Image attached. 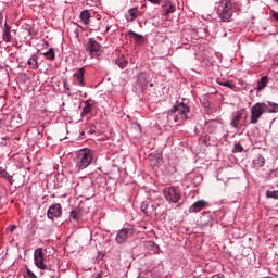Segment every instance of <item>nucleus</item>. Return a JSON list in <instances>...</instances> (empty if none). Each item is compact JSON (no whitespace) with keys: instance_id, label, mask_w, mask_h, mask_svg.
<instances>
[{"instance_id":"1","label":"nucleus","mask_w":278,"mask_h":278,"mask_svg":"<svg viewBox=\"0 0 278 278\" xmlns=\"http://www.w3.org/2000/svg\"><path fill=\"white\" fill-rule=\"evenodd\" d=\"M277 110H278L277 103L268 102V104H266L264 102H258L251 108L250 123L252 125H257V123H260V118H262L264 114H275Z\"/></svg>"},{"instance_id":"2","label":"nucleus","mask_w":278,"mask_h":278,"mask_svg":"<svg viewBox=\"0 0 278 278\" xmlns=\"http://www.w3.org/2000/svg\"><path fill=\"white\" fill-rule=\"evenodd\" d=\"M169 114L174 116L175 123H184L188 121L190 106L184 102H176V104L170 109Z\"/></svg>"},{"instance_id":"3","label":"nucleus","mask_w":278,"mask_h":278,"mask_svg":"<svg viewBox=\"0 0 278 278\" xmlns=\"http://www.w3.org/2000/svg\"><path fill=\"white\" fill-rule=\"evenodd\" d=\"M217 14L223 23H229L233 16V3L231 0H220L217 5Z\"/></svg>"},{"instance_id":"4","label":"nucleus","mask_w":278,"mask_h":278,"mask_svg":"<svg viewBox=\"0 0 278 278\" xmlns=\"http://www.w3.org/2000/svg\"><path fill=\"white\" fill-rule=\"evenodd\" d=\"M92 164V151L90 150H80L76 157V166L78 170H84Z\"/></svg>"},{"instance_id":"5","label":"nucleus","mask_w":278,"mask_h":278,"mask_svg":"<svg viewBox=\"0 0 278 278\" xmlns=\"http://www.w3.org/2000/svg\"><path fill=\"white\" fill-rule=\"evenodd\" d=\"M163 194L168 203H179V201L181 200V192L175 187L164 188Z\"/></svg>"},{"instance_id":"6","label":"nucleus","mask_w":278,"mask_h":278,"mask_svg":"<svg viewBox=\"0 0 278 278\" xmlns=\"http://www.w3.org/2000/svg\"><path fill=\"white\" fill-rule=\"evenodd\" d=\"M34 264L40 270H49V266L45 264V252L42 248L36 249L34 252Z\"/></svg>"},{"instance_id":"7","label":"nucleus","mask_w":278,"mask_h":278,"mask_svg":"<svg viewBox=\"0 0 278 278\" xmlns=\"http://www.w3.org/2000/svg\"><path fill=\"white\" fill-rule=\"evenodd\" d=\"M86 51L91 55V58H94V55H99V52L101 51V45L94 40V38H90L86 45Z\"/></svg>"},{"instance_id":"8","label":"nucleus","mask_w":278,"mask_h":278,"mask_svg":"<svg viewBox=\"0 0 278 278\" xmlns=\"http://www.w3.org/2000/svg\"><path fill=\"white\" fill-rule=\"evenodd\" d=\"M129 236H131V229L122 228L116 235L115 242H117V244H125L129 239Z\"/></svg>"},{"instance_id":"9","label":"nucleus","mask_w":278,"mask_h":278,"mask_svg":"<svg viewBox=\"0 0 278 278\" xmlns=\"http://www.w3.org/2000/svg\"><path fill=\"white\" fill-rule=\"evenodd\" d=\"M48 218L53 220V218H60L62 216V204H53L48 208L47 213Z\"/></svg>"},{"instance_id":"10","label":"nucleus","mask_w":278,"mask_h":278,"mask_svg":"<svg viewBox=\"0 0 278 278\" xmlns=\"http://www.w3.org/2000/svg\"><path fill=\"white\" fill-rule=\"evenodd\" d=\"M206 205L207 202L204 200L197 201L189 207V213L197 214L198 212H201V210H205Z\"/></svg>"},{"instance_id":"11","label":"nucleus","mask_w":278,"mask_h":278,"mask_svg":"<svg viewBox=\"0 0 278 278\" xmlns=\"http://www.w3.org/2000/svg\"><path fill=\"white\" fill-rule=\"evenodd\" d=\"M140 16V10L138 7H135L132 9H129L128 14L126 15V18L129 23L136 21Z\"/></svg>"},{"instance_id":"12","label":"nucleus","mask_w":278,"mask_h":278,"mask_svg":"<svg viewBox=\"0 0 278 278\" xmlns=\"http://www.w3.org/2000/svg\"><path fill=\"white\" fill-rule=\"evenodd\" d=\"M240 121H242V111H237L233 113V117L230 123L231 127H233L235 129H238L240 125Z\"/></svg>"},{"instance_id":"13","label":"nucleus","mask_w":278,"mask_h":278,"mask_svg":"<svg viewBox=\"0 0 278 278\" xmlns=\"http://www.w3.org/2000/svg\"><path fill=\"white\" fill-rule=\"evenodd\" d=\"M138 84L141 88H147L149 86V74L140 73L138 75Z\"/></svg>"},{"instance_id":"14","label":"nucleus","mask_w":278,"mask_h":278,"mask_svg":"<svg viewBox=\"0 0 278 278\" xmlns=\"http://www.w3.org/2000/svg\"><path fill=\"white\" fill-rule=\"evenodd\" d=\"M253 164L256 166V168H262L264 164H266V159L262 156V154H256L255 157L253 159Z\"/></svg>"},{"instance_id":"15","label":"nucleus","mask_w":278,"mask_h":278,"mask_svg":"<svg viewBox=\"0 0 278 278\" xmlns=\"http://www.w3.org/2000/svg\"><path fill=\"white\" fill-rule=\"evenodd\" d=\"M91 17H92V14L88 10L81 11L80 20L84 23V25H88L90 23Z\"/></svg>"},{"instance_id":"16","label":"nucleus","mask_w":278,"mask_h":278,"mask_svg":"<svg viewBox=\"0 0 278 278\" xmlns=\"http://www.w3.org/2000/svg\"><path fill=\"white\" fill-rule=\"evenodd\" d=\"M268 81H269L268 76L261 77V79L257 81L256 90H264V88L268 86Z\"/></svg>"},{"instance_id":"17","label":"nucleus","mask_w":278,"mask_h":278,"mask_svg":"<svg viewBox=\"0 0 278 278\" xmlns=\"http://www.w3.org/2000/svg\"><path fill=\"white\" fill-rule=\"evenodd\" d=\"M4 42H11L12 41V34H10V26L8 23L4 24V33L2 36Z\"/></svg>"},{"instance_id":"18","label":"nucleus","mask_w":278,"mask_h":278,"mask_svg":"<svg viewBox=\"0 0 278 278\" xmlns=\"http://www.w3.org/2000/svg\"><path fill=\"white\" fill-rule=\"evenodd\" d=\"M129 36H132L136 45H142L144 42V37L142 35H138L137 33L130 30L128 33Z\"/></svg>"},{"instance_id":"19","label":"nucleus","mask_w":278,"mask_h":278,"mask_svg":"<svg viewBox=\"0 0 278 278\" xmlns=\"http://www.w3.org/2000/svg\"><path fill=\"white\" fill-rule=\"evenodd\" d=\"M84 68H79L76 74H74V77L77 78V81L79 86H86V81L84 80Z\"/></svg>"},{"instance_id":"20","label":"nucleus","mask_w":278,"mask_h":278,"mask_svg":"<svg viewBox=\"0 0 278 278\" xmlns=\"http://www.w3.org/2000/svg\"><path fill=\"white\" fill-rule=\"evenodd\" d=\"M29 68H33V71H36L38 68V56L34 54L27 62Z\"/></svg>"},{"instance_id":"21","label":"nucleus","mask_w":278,"mask_h":278,"mask_svg":"<svg viewBox=\"0 0 278 278\" xmlns=\"http://www.w3.org/2000/svg\"><path fill=\"white\" fill-rule=\"evenodd\" d=\"M70 217L73 220H79L81 218V211H79V208L72 210L70 213Z\"/></svg>"},{"instance_id":"22","label":"nucleus","mask_w":278,"mask_h":278,"mask_svg":"<svg viewBox=\"0 0 278 278\" xmlns=\"http://www.w3.org/2000/svg\"><path fill=\"white\" fill-rule=\"evenodd\" d=\"M140 210L146 216H151V206L147 202L141 203Z\"/></svg>"},{"instance_id":"23","label":"nucleus","mask_w":278,"mask_h":278,"mask_svg":"<svg viewBox=\"0 0 278 278\" xmlns=\"http://www.w3.org/2000/svg\"><path fill=\"white\" fill-rule=\"evenodd\" d=\"M92 112V105L90 102L85 101V106L83 108L81 116H86V114H90Z\"/></svg>"},{"instance_id":"24","label":"nucleus","mask_w":278,"mask_h":278,"mask_svg":"<svg viewBox=\"0 0 278 278\" xmlns=\"http://www.w3.org/2000/svg\"><path fill=\"white\" fill-rule=\"evenodd\" d=\"M46 60H55V49L50 48L49 51L43 53Z\"/></svg>"},{"instance_id":"25","label":"nucleus","mask_w":278,"mask_h":278,"mask_svg":"<svg viewBox=\"0 0 278 278\" xmlns=\"http://www.w3.org/2000/svg\"><path fill=\"white\" fill-rule=\"evenodd\" d=\"M175 10H176V7L173 4H169V7H167L163 10V15L168 16V14H173V12H175Z\"/></svg>"},{"instance_id":"26","label":"nucleus","mask_w":278,"mask_h":278,"mask_svg":"<svg viewBox=\"0 0 278 278\" xmlns=\"http://www.w3.org/2000/svg\"><path fill=\"white\" fill-rule=\"evenodd\" d=\"M266 197L268 199H278V190H276V191H270V190L266 191Z\"/></svg>"},{"instance_id":"27","label":"nucleus","mask_w":278,"mask_h":278,"mask_svg":"<svg viewBox=\"0 0 278 278\" xmlns=\"http://www.w3.org/2000/svg\"><path fill=\"white\" fill-rule=\"evenodd\" d=\"M116 64L121 68H125L128 64L127 59H119L116 61Z\"/></svg>"},{"instance_id":"28","label":"nucleus","mask_w":278,"mask_h":278,"mask_svg":"<svg viewBox=\"0 0 278 278\" xmlns=\"http://www.w3.org/2000/svg\"><path fill=\"white\" fill-rule=\"evenodd\" d=\"M24 277L25 278H38L36 276V274H34V271H31V269H29V268H26V271L24 273Z\"/></svg>"},{"instance_id":"29","label":"nucleus","mask_w":278,"mask_h":278,"mask_svg":"<svg viewBox=\"0 0 278 278\" xmlns=\"http://www.w3.org/2000/svg\"><path fill=\"white\" fill-rule=\"evenodd\" d=\"M220 86H224L225 88H230V90H233V88H236V86L231 81L220 83Z\"/></svg>"},{"instance_id":"30","label":"nucleus","mask_w":278,"mask_h":278,"mask_svg":"<svg viewBox=\"0 0 278 278\" xmlns=\"http://www.w3.org/2000/svg\"><path fill=\"white\" fill-rule=\"evenodd\" d=\"M242 151H244V148L242 147V144L236 143L233 152L235 153H242Z\"/></svg>"},{"instance_id":"31","label":"nucleus","mask_w":278,"mask_h":278,"mask_svg":"<svg viewBox=\"0 0 278 278\" xmlns=\"http://www.w3.org/2000/svg\"><path fill=\"white\" fill-rule=\"evenodd\" d=\"M147 247L150 248V249H157V244H155V242H153V241H149L147 243Z\"/></svg>"},{"instance_id":"32","label":"nucleus","mask_w":278,"mask_h":278,"mask_svg":"<svg viewBox=\"0 0 278 278\" xmlns=\"http://www.w3.org/2000/svg\"><path fill=\"white\" fill-rule=\"evenodd\" d=\"M93 31H100L101 30V26L98 24V25H91Z\"/></svg>"},{"instance_id":"33","label":"nucleus","mask_w":278,"mask_h":278,"mask_svg":"<svg viewBox=\"0 0 278 278\" xmlns=\"http://www.w3.org/2000/svg\"><path fill=\"white\" fill-rule=\"evenodd\" d=\"M150 3H153L154 5L160 4L161 0H148Z\"/></svg>"},{"instance_id":"34","label":"nucleus","mask_w":278,"mask_h":278,"mask_svg":"<svg viewBox=\"0 0 278 278\" xmlns=\"http://www.w3.org/2000/svg\"><path fill=\"white\" fill-rule=\"evenodd\" d=\"M0 175H8V172H5V168L0 167Z\"/></svg>"},{"instance_id":"35","label":"nucleus","mask_w":278,"mask_h":278,"mask_svg":"<svg viewBox=\"0 0 278 278\" xmlns=\"http://www.w3.org/2000/svg\"><path fill=\"white\" fill-rule=\"evenodd\" d=\"M64 88L65 90H71V88H68V83H66V80H64Z\"/></svg>"},{"instance_id":"36","label":"nucleus","mask_w":278,"mask_h":278,"mask_svg":"<svg viewBox=\"0 0 278 278\" xmlns=\"http://www.w3.org/2000/svg\"><path fill=\"white\" fill-rule=\"evenodd\" d=\"M2 177H7L8 181H10V184H12V176H2Z\"/></svg>"},{"instance_id":"37","label":"nucleus","mask_w":278,"mask_h":278,"mask_svg":"<svg viewBox=\"0 0 278 278\" xmlns=\"http://www.w3.org/2000/svg\"><path fill=\"white\" fill-rule=\"evenodd\" d=\"M3 23V13L0 12V24Z\"/></svg>"},{"instance_id":"38","label":"nucleus","mask_w":278,"mask_h":278,"mask_svg":"<svg viewBox=\"0 0 278 278\" xmlns=\"http://www.w3.org/2000/svg\"><path fill=\"white\" fill-rule=\"evenodd\" d=\"M273 17H274L276 21H278V13H274V14H273Z\"/></svg>"},{"instance_id":"39","label":"nucleus","mask_w":278,"mask_h":278,"mask_svg":"<svg viewBox=\"0 0 278 278\" xmlns=\"http://www.w3.org/2000/svg\"><path fill=\"white\" fill-rule=\"evenodd\" d=\"M14 229H16V226L13 225L10 227V231H14Z\"/></svg>"},{"instance_id":"40","label":"nucleus","mask_w":278,"mask_h":278,"mask_svg":"<svg viewBox=\"0 0 278 278\" xmlns=\"http://www.w3.org/2000/svg\"><path fill=\"white\" fill-rule=\"evenodd\" d=\"M105 31H110V26L109 25H106V30Z\"/></svg>"},{"instance_id":"41","label":"nucleus","mask_w":278,"mask_h":278,"mask_svg":"<svg viewBox=\"0 0 278 278\" xmlns=\"http://www.w3.org/2000/svg\"><path fill=\"white\" fill-rule=\"evenodd\" d=\"M275 3H276V5H278V0H273Z\"/></svg>"},{"instance_id":"42","label":"nucleus","mask_w":278,"mask_h":278,"mask_svg":"<svg viewBox=\"0 0 278 278\" xmlns=\"http://www.w3.org/2000/svg\"><path fill=\"white\" fill-rule=\"evenodd\" d=\"M90 134H94V130L91 129V130H90Z\"/></svg>"},{"instance_id":"43","label":"nucleus","mask_w":278,"mask_h":278,"mask_svg":"<svg viewBox=\"0 0 278 278\" xmlns=\"http://www.w3.org/2000/svg\"><path fill=\"white\" fill-rule=\"evenodd\" d=\"M97 278H101L100 276H98Z\"/></svg>"}]
</instances>
